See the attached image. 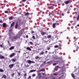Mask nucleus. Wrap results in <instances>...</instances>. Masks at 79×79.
<instances>
[{
	"mask_svg": "<svg viewBox=\"0 0 79 79\" xmlns=\"http://www.w3.org/2000/svg\"><path fill=\"white\" fill-rule=\"evenodd\" d=\"M40 73H38V76H39V75H40Z\"/></svg>",
	"mask_w": 79,
	"mask_h": 79,
	"instance_id": "603ef678",
	"label": "nucleus"
},
{
	"mask_svg": "<svg viewBox=\"0 0 79 79\" xmlns=\"http://www.w3.org/2000/svg\"><path fill=\"white\" fill-rule=\"evenodd\" d=\"M77 21H78V20H79V17H78L77 18Z\"/></svg>",
	"mask_w": 79,
	"mask_h": 79,
	"instance_id": "4c0bfd02",
	"label": "nucleus"
},
{
	"mask_svg": "<svg viewBox=\"0 0 79 79\" xmlns=\"http://www.w3.org/2000/svg\"><path fill=\"white\" fill-rule=\"evenodd\" d=\"M0 23H2V21L1 20H0Z\"/></svg>",
	"mask_w": 79,
	"mask_h": 79,
	"instance_id": "c03bdc74",
	"label": "nucleus"
},
{
	"mask_svg": "<svg viewBox=\"0 0 79 79\" xmlns=\"http://www.w3.org/2000/svg\"><path fill=\"white\" fill-rule=\"evenodd\" d=\"M27 75L26 74H24V76H25H25H26Z\"/></svg>",
	"mask_w": 79,
	"mask_h": 79,
	"instance_id": "49530a36",
	"label": "nucleus"
},
{
	"mask_svg": "<svg viewBox=\"0 0 79 79\" xmlns=\"http://www.w3.org/2000/svg\"><path fill=\"white\" fill-rule=\"evenodd\" d=\"M78 51V48H77L76 49V51Z\"/></svg>",
	"mask_w": 79,
	"mask_h": 79,
	"instance_id": "8fccbe9b",
	"label": "nucleus"
},
{
	"mask_svg": "<svg viewBox=\"0 0 79 79\" xmlns=\"http://www.w3.org/2000/svg\"><path fill=\"white\" fill-rule=\"evenodd\" d=\"M44 52H41V53L40 54V55H43L44 54Z\"/></svg>",
	"mask_w": 79,
	"mask_h": 79,
	"instance_id": "cd10ccee",
	"label": "nucleus"
},
{
	"mask_svg": "<svg viewBox=\"0 0 79 79\" xmlns=\"http://www.w3.org/2000/svg\"><path fill=\"white\" fill-rule=\"evenodd\" d=\"M30 43L31 44V45H33V43L31 42H30Z\"/></svg>",
	"mask_w": 79,
	"mask_h": 79,
	"instance_id": "473e14b6",
	"label": "nucleus"
},
{
	"mask_svg": "<svg viewBox=\"0 0 79 79\" xmlns=\"http://www.w3.org/2000/svg\"><path fill=\"white\" fill-rule=\"evenodd\" d=\"M64 74H65V75H66V74L65 73H64Z\"/></svg>",
	"mask_w": 79,
	"mask_h": 79,
	"instance_id": "774afa93",
	"label": "nucleus"
},
{
	"mask_svg": "<svg viewBox=\"0 0 79 79\" xmlns=\"http://www.w3.org/2000/svg\"><path fill=\"white\" fill-rule=\"evenodd\" d=\"M2 78H4V79H6V75H3Z\"/></svg>",
	"mask_w": 79,
	"mask_h": 79,
	"instance_id": "9d476101",
	"label": "nucleus"
},
{
	"mask_svg": "<svg viewBox=\"0 0 79 79\" xmlns=\"http://www.w3.org/2000/svg\"><path fill=\"white\" fill-rule=\"evenodd\" d=\"M72 77L73 78H74L75 77H74V74H72Z\"/></svg>",
	"mask_w": 79,
	"mask_h": 79,
	"instance_id": "bb28decb",
	"label": "nucleus"
},
{
	"mask_svg": "<svg viewBox=\"0 0 79 79\" xmlns=\"http://www.w3.org/2000/svg\"><path fill=\"white\" fill-rule=\"evenodd\" d=\"M0 72L2 73H3V72H4V70L2 69H0Z\"/></svg>",
	"mask_w": 79,
	"mask_h": 79,
	"instance_id": "a211bd4d",
	"label": "nucleus"
},
{
	"mask_svg": "<svg viewBox=\"0 0 79 79\" xmlns=\"http://www.w3.org/2000/svg\"><path fill=\"white\" fill-rule=\"evenodd\" d=\"M3 27H6V23H3Z\"/></svg>",
	"mask_w": 79,
	"mask_h": 79,
	"instance_id": "ddd939ff",
	"label": "nucleus"
},
{
	"mask_svg": "<svg viewBox=\"0 0 79 79\" xmlns=\"http://www.w3.org/2000/svg\"><path fill=\"white\" fill-rule=\"evenodd\" d=\"M5 13H8V11H5Z\"/></svg>",
	"mask_w": 79,
	"mask_h": 79,
	"instance_id": "a19ab883",
	"label": "nucleus"
},
{
	"mask_svg": "<svg viewBox=\"0 0 79 79\" xmlns=\"http://www.w3.org/2000/svg\"><path fill=\"white\" fill-rule=\"evenodd\" d=\"M52 79H55V77H53L52 78Z\"/></svg>",
	"mask_w": 79,
	"mask_h": 79,
	"instance_id": "680f3d73",
	"label": "nucleus"
},
{
	"mask_svg": "<svg viewBox=\"0 0 79 79\" xmlns=\"http://www.w3.org/2000/svg\"><path fill=\"white\" fill-rule=\"evenodd\" d=\"M45 71L44 69H42L40 71V72H41V71Z\"/></svg>",
	"mask_w": 79,
	"mask_h": 79,
	"instance_id": "4be33fe9",
	"label": "nucleus"
},
{
	"mask_svg": "<svg viewBox=\"0 0 79 79\" xmlns=\"http://www.w3.org/2000/svg\"><path fill=\"white\" fill-rule=\"evenodd\" d=\"M65 4H68L69 3V1H67L64 2Z\"/></svg>",
	"mask_w": 79,
	"mask_h": 79,
	"instance_id": "0eeeda50",
	"label": "nucleus"
},
{
	"mask_svg": "<svg viewBox=\"0 0 79 79\" xmlns=\"http://www.w3.org/2000/svg\"><path fill=\"white\" fill-rule=\"evenodd\" d=\"M56 25V23H54L52 25V27H53L54 28H55V26Z\"/></svg>",
	"mask_w": 79,
	"mask_h": 79,
	"instance_id": "2eb2a0df",
	"label": "nucleus"
},
{
	"mask_svg": "<svg viewBox=\"0 0 79 79\" xmlns=\"http://www.w3.org/2000/svg\"><path fill=\"white\" fill-rule=\"evenodd\" d=\"M53 76H56V75H57V74L56 73H55L53 74Z\"/></svg>",
	"mask_w": 79,
	"mask_h": 79,
	"instance_id": "7c9ffc66",
	"label": "nucleus"
},
{
	"mask_svg": "<svg viewBox=\"0 0 79 79\" xmlns=\"http://www.w3.org/2000/svg\"><path fill=\"white\" fill-rule=\"evenodd\" d=\"M21 34H22V32H21V31H19V32L16 36L14 37V39H16L19 38V37L21 35Z\"/></svg>",
	"mask_w": 79,
	"mask_h": 79,
	"instance_id": "f257e3e1",
	"label": "nucleus"
},
{
	"mask_svg": "<svg viewBox=\"0 0 79 79\" xmlns=\"http://www.w3.org/2000/svg\"><path fill=\"white\" fill-rule=\"evenodd\" d=\"M14 24H15V22H13L11 25L10 28L13 26Z\"/></svg>",
	"mask_w": 79,
	"mask_h": 79,
	"instance_id": "9b49d317",
	"label": "nucleus"
},
{
	"mask_svg": "<svg viewBox=\"0 0 79 79\" xmlns=\"http://www.w3.org/2000/svg\"><path fill=\"white\" fill-rule=\"evenodd\" d=\"M19 76H20V73L19 72L18 73Z\"/></svg>",
	"mask_w": 79,
	"mask_h": 79,
	"instance_id": "ea45409f",
	"label": "nucleus"
},
{
	"mask_svg": "<svg viewBox=\"0 0 79 79\" xmlns=\"http://www.w3.org/2000/svg\"><path fill=\"white\" fill-rule=\"evenodd\" d=\"M32 38L33 39H35V38L34 36H33Z\"/></svg>",
	"mask_w": 79,
	"mask_h": 79,
	"instance_id": "72a5a7b5",
	"label": "nucleus"
},
{
	"mask_svg": "<svg viewBox=\"0 0 79 79\" xmlns=\"http://www.w3.org/2000/svg\"><path fill=\"white\" fill-rule=\"evenodd\" d=\"M20 6H21V5H20L19 6V7H20Z\"/></svg>",
	"mask_w": 79,
	"mask_h": 79,
	"instance_id": "e2e57ef3",
	"label": "nucleus"
},
{
	"mask_svg": "<svg viewBox=\"0 0 79 79\" xmlns=\"http://www.w3.org/2000/svg\"><path fill=\"white\" fill-rule=\"evenodd\" d=\"M45 33L44 32H43L41 33L42 35H44V34H45Z\"/></svg>",
	"mask_w": 79,
	"mask_h": 79,
	"instance_id": "a878e982",
	"label": "nucleus"
},
{
	"mask_svg": "<svg viewBox=\"0 0 79 79\" xmlns=\"http://www.w3.org/2000/svg\"><path fill=\"white\" fill-rule=\"evenodd\" d=\"M35 76V74H33L32 75V77H34V76Z\"/></svg>",
	"mask_w": 79,
	"mask_h": 79,
	"instance_id": "2f4dec72",
	"label": "nucleus"
},
{
	"mask_svg": "<svg viewBox=\"0 0 79 79\" xmlns=\"http://www.w3.org/2000/svg\"><path fill=\"white\" fill-rule=\"evenodd\" d=\"M35 71H36V70H31L29 72V73H31L33 72H35Z\"/></svg>",
	"mask_w": 79,
	"mask_h": 79,
	"instance_id": "39448f33",
	"label": "nucleus"
},
{
	"mask_svg": "<svg viewBox=\"0 0 79 79\" xmlns=\"http://www.w3.org/2000/svg\"><path fill=\"white\" fill-rule=\"evenodd\" d=\"M60 33H63V32H60Z\"/></svg>",
	"mask_w": 79,
	"mask_h": 79,
	"instance_id": "69168bd1",
	"label": "nucleus"
},
{
	"mask_svg": "<svg viewBox=\"0 0 79 79\" xmlns=\"http://www.w3.org/2000/svg\"><path fill=\"white\" fill-rule=\"evenodd\" d=\"M0 47H3V46H2V45L1 44L0 45Z\"/></svg>",
	"mask_w": 79,
	"mask_h": 79,
	"instance_id": "a18cd8bd",
	"label": "nucleus"
},
{
	"mask_svg": "<svg viewBox=\"0 0 79 79\" xmlns=\"http://www.w3.org/2000/svg\"><path fill=\"white\" fill-rule=\"evenodd\" d=\"M45 52H46V53H47V52H48L47 51H45Z\"/></svg>",
	"mask_w": 79,
	"mask_h": 79,
	"instance_id": "bf43d9fd",
	"label": "nucleus"
},
{
	"mask_svg": "<svg viewBox=\"0 0 79 79\" xmlns=\"http://www.w3.org/2000/svg\"><path fill=\"white\" fill-rule=\"evenodd\" d=\"M60 68V67H59V66H56V67L54 69L55 71H56V69H58V68Z\"/></svg>",
	"mask_w": 79,
	"mask_h": 79,
	"instance_id": "1a4fd4ad",
	"label": "nucleus"
},
{
	"mask_svg": "<svg viewBox=\"0 0 79 79\" xmlns=\"http://www.w3.org/2000/svg\"><path fill=\"white\" fill-rule=\"evenodd\" d=\"M54 6V4H53L52 6H50L49 7V8H51V7H52V6Z\"/></svg>",
	"mask_w": 79,
	"mask_h": 79,
	"instance_id": "e433bc0d",
	"label": "nucleus"
},
{
	"mask_svg": "<svg viewBox=\"0 0 79 79\" xmlns=\"http://www.w3.org/2000/svg\"><path fill=\"white\" fill-rule=\"evenodd\" d=\"M50 48L49 47L48 48L47 50H50Z\"/></svg>",
	"mask_w": 79,
	"mask_h": 79,
	"instance_id": "c9c22d12",
	"label": "nucleus"
},
{
	"mask_svg": "<svg viewBox=\"0 0 79 79\" xmlns=\"http://www.w3.org/2000/svg\"><path fill=\"white\" fill-rule=\"evenodd\" d=\"M34 33V32L33 31H32V34H33Z\"/></svg>",
	"mask_w": 79,
	"mask_h": 79,
	"instance_id": "13d9d810",
	"label": "nucleus"
},
{
	"mask_svg": "<svg viewBox=\"0 0 79 79\" xmlns=\"http://www.w3.org/2000/svg\"><path fill=\"white\" fill-rule=\"evenodd\" d=\"M7 42H8V44H9V45H10V41H7Z\"/></svg>",
	"mask_w": 79,
	"mask_h": 79,
	"instance_id": "58836bf2",
	"label": "nucleus"
},
{
	"mask_svg": "<svg viewBox=\"0 0 79 79\" xmlns=\"http://www.w3.org/2000/svg\"><path fill=\"white\" fill-rule=\"evenodd\" d=\"M62 16H64V15L63 14H62Z\"/></svg>",
	"mask_w": 79,
	"mask_h": 79,
	"instance_id": "4d7b16f0",
	"label": "nucleus"
},
{
	"mask_svg": "<svg viewBox=\"0 0 79 79\" xmlns=\"http://www.w3.org/2000/svg\"><path fill=\"white\" fill-rule=\"evenodd\" d=\"M50 12H49V16H50Z\"/></svg>",
	"mask_w": 79,
	"mask_h": 79,
	"instance_id": "5fc2aeb1",
	"label": "nucleus"
},
{
	"mask_svg": "<svg viewBox=\"0 0 79 79\" xmlns=\"http://www.w3.org/2000/svg\"><path fill=\"white\" fill-rule=\"evenodd\" d=\"M75 25V23H74L73 24V25Z\"/></svg>",
	"mask_w": 79,
	"mask_h": 79,
	"instance_id": "864d4df0",
	"label": "nucleus"
},
{
	"mask_svg": "<svg viewBox=\"0 0 79 79\" xmlns=\"http://www.w3.org/2000/svg\"><path fill=\"white\" fill-rule=\"evenodd\" d=\"M59 42H61V41H59Z\"/></svg>",
	"mask_w": 79,
	"mask_h": 79,
	"instance_id": "338daca9",
	"label": "nucleus"
},
{
	"mask_svg": "<svg viewBox=\"0 0 79 79\" xmlns=\"http://www.w3.org/2000/svg\"><path fill=\"white\" fill-rule=\"evenodd\" d=\"M70 7L69 6H68L66 8L67 10H68V11H69L70 10Z\"/></svg>",
	"mask_w": 79,
	"mask_h": 79,
	"instance_id": "f8f14e48",
	"label": "nucleus"
},
{
	"mask_svg": "<svg viewBox=\"0 0 79 79\" xmlns=\"http://www.w3.org/2000/svg\"><path fill=\"white\" fill-rule=\"evenodd\" d=\"M27 50H30V51H31V48H30L29 47H27Z\"/></svg>",
	"mask_w": 79,
	"mask_h": 79,
	"instance_id": "dca6fc26",
	"label": "nucleus"
},
{
	"mask_svg": "<svg viewBox=\"0 0 79 79\" xmlns=\"http://www.w3.org/2000/svg\"><path fill=\"white\" fill-rule=\"evenodd\" d=\"M33 14L32 13H31L30 14H29V15H32Z\"/></svg>",
	"mask_w": 79,
	"mask_h": 79,
	"instance_id": "09e8293b",
	"label": "nucleus"
},
{
	"mask_svg": "<svg viewBox=\"0 0 79 79\" xmlns=\"http://www.w3.org/2000/svg\"><path fill=\"white\" fill-rule=\"evenodd\" d=\"M31 76H29V79H31Z\"/></svg>",
	"mask_w": 79,
	"mask_h": 79,
	"instance_id": "79ce46f5",
	"label": "nucleus"
},
{
	"mask_svg": "<svg viewBox=\"0 0 79 79\" xmlns=\"http://www.w3.org/2000/svg\"><path fill=\"white\" fill-rule=\"evenodd\" d=\"M71 27L72 29H73V27Z\"/></svg>",
	"mask_w": 79,
	"mask_h": 79,
	"instance_id": "052dcab7",
	"label": "nucleus"
},
{
	"mask_svg": "<svg viewBox=\"0 0 79 79\" xmlns=\"http://www.w3.org/2000/svg\"><path fill=\"white\" fill-rule=\"evenodd\" d=\"M5 57L3 56H2V55H0V58L1 59H4Z\"/></svg>",
	"mask_w": 79,
	"mask_h": 79,
	"instance_id": "6e6552de",
	"label": "nucleus"
},
{
	"mask_svg": "<svg viewBox=\"0 0 79 79\" xmlns=\"http://www.w3.org/2000/svg\"><path fill=\"white\" fill-rule=\"evenodd\" d=\"M17 27H18V23H17V24L15 27V29H17Z\"/></svg>",
	"mask_w": 79,
	"mask_h": 79,
	"instance_id": "5701e85b",
	"label": "nucleus"
},
{
	"mask_svg": "<svg viewBox=\"0 0 79 79\" xmlns=\"http://www.w3.org/2000/svg\"><path fill=\"white\" fill-rule=\"evenodd\" d=\"M14 35V34L13 33V32H12V29H10L9 30V37H13Z\"/></svg>",
	"mask_w": 79,
	"mask_h": 79,
	"instance_id": "f03ea898",
	"label": "nucleus"
},
{
	"mask_svg": "<svg viewBox=\"0 0 79 79\" xmlns=\"http://www.w3.org/2000/svg\"><path fill=\"white\" fill-rule=\"evenodd\" d=\"M58 61H56V63H54L53 64V66H55V65H56V64H58Z\"/></svg>",
	"mask_w": 79,
	"mask_h": 79,
	"instance_id": "423d86ee",
	"label": "nucleus"
},
{
	"mask_svg": "<svg viewBox=\"0 0 79 79\" xmlns=\"http://www.w3.org/2000/svg\"><path fill=\"white\" fill-rule=\"evenodd\" d=\"M15 48V47L14 46H12V47H11L10 48V50H13V49H14V48Z\"/></svg>",
	"mask_w": 79,
	"mask_h": 79,
	"instance_id": "4468645a",
	"label": "nucleus"
},
{
	"mask_svg": "<svg viewBox=\"0 0 79 79\" xmlns=\"http://www.w3.org/2000/svg\"><path fill=\"white\" fill-rule=\"evenodd\" d=\"M39 58V56H36L35 57V59H38Z\"/></svg>",
	"mask_w": 79,
	"mask_h": 79,
	"instance_id": "393cba45",
	"label": "nucleus"
},
{
	"mask_svg": "<svg viewBox=\"0 0 79 79\" xmlns=\"http://www.w3.org/2000/svg\"><path fill=\"white\" fill-rule=\"evenodd\" d=\"M14 65L15 64H12L9 65V67L10 69H12V68H13Z\"/></svg>",
	"mask_w": 79,
	"mask_h": 79,
	"instance_id": "7ed1b4c3",
	"label": "nucleus"
},
{
	"mask_svg": "<svg viewBox=\"0 0 79 79\" xmlns=\"http://www.w3.org/2000/svg\"><path fill=\"white\" fill-rule=\"evenodd\" d=\"M29 13L27 12V13L25 15V16H27L28 15H29Z\"/></svg>",
	"mask_w": 79,
	"mask_h": 79,
	"instance_id": "aec40b11",
	"label": "nucleus"
},
{
	"mask_svg": "<svg viewBox=\"0 0 79 79\" xmlns=\"http://www.w3.org/2000/svg\"><path fill=\"white\" fill-rule=\"evenodd\" d=\"M11 75L12 76V77H14V76H15V73H12Z\"/></svg>",
	"mask_w": 79,
	"mask_h": 79,
	"instance_id": "b1692460",
	"label": "nucleus"
},
{
	"mask_svg": "<svg viewBox=\"0 0 79 79\" xmlns=\"http://www.w3.org/2000/svg\"><path fill=\"white\" fill-rule=\"evenodd\" d=\"M12 18H13V17H10L9 18V19H12Z\"/></svg>",
	"mask_w": 79,
	"mask_h": 79,
	"instance_id": "c756f323",
	"label": "nucleus"
},
{
	"mask_svg": "<svg viewBox=\"0 0 79 79\" xmlns=\"http://www.w3.org/2000/svg\"><path fill=\"white\" fill-rule=\"evenodd\" d=\"M59 1L60 3H62V2L60 0H59Z\"/></svg>",
	"mask_w": 79,
	"mask_h": 79,
	"instance_id": "37998d69",
	"label": "nucleus"
},
{
	"mask_svg": "<svg viewBox=\"0 0 79 79\" xmlns=\"http://www.w3.org/2000/svg\"><path fill=\"white\" fill-rule=\"evenodd\" d=\"M14 55H15L14 53H13L12 54L10 55V57L11 58L13 56H14Z\"/></svg>",
	"mask_w": 79,
	"mask_h": 79,
	"instance_id": "6ab92c4d",
	"label": "nucleus"
},
{
	"mask_svg": "<svg viewBox=\"0 0 79 79\" xmlns=\"http://www.w3.org/2000/svg\"><path fill=\"white\" fill-rule=\"evenodd\" d=\"M28 63H29V64H31V63H34L35 62L33 61H31V60H28Z\"/></svg>",
	"mask_w": 79,
	"mask_h": 79,
	"instance_id": "20e7f679",
	"label": "nucleus"
},
{
	"mask_svg": "<svg viewBox=\"0 0 79 79\" xmlns=\"http://www.w3.org/2000/svg\"><path fill=\"white\" fill-rule=\"evenodd\" d=\"M58 45H56L55 46V48H58Z\"/></svg>",
	"mask_w": 79,
	"mask_h": 79,
	"instance_id": "c85d7f7f",
	"label": "nucleus"
},
{
	"mask_svg": "<svg viewBox=\"0 0 79 79\" xmlns=\"http://www.w3.org/2000/svg\"><path fill=\"white\" fill-rule=\"evenodd\" d=\"M77 26H78V27H79V24L78 25H77Z\"/></svg>",
	"mask_w": 79,
	"mask_h": 79,
	"instance_id": "6e6d98bb",
	"label": "nucleus"
},
{
	"mask_svg": "<svg viewBox=\"0 0 79 79\" xmlns=\"http://www.w3.org/2000/svg\"><path fill=\"white\" fill-rule=\"evenodd\" d=\"M42 74L44 75V74H45L44 73H42Z\"/></svg>",
	"mask_w": 79,
	"mask_h": 79,
	"instance_id": "0e129e2a",
	"label": "nucleus"
},
{
	"mask_svg": "<svg viewBox=\"0 0 79 79\" xmlns=\"http://www.w3.org/2000/svg\"><path fill=\"white\" fill-rule=\"evenodd\" d=\"M12 62H15V61H16V60H15V59H12Z\"/></svg>",
	"mask_w": 79,
	"mask_h": 79,
	"instance_id": "412c9836",
	"label": "nucleus"
},
{
	"mask_svg": "<svg viewBox=\"0 0 79 79\" xmlns=\"http://www.w3.org/2000/svg\"><path fill=\"white\" fill-rule=\"evenodd\" d=\"M26 38H28V35H26Z\"/></svg>",
	"mask_w": 79,
	"mask_h": 79,
	"instance_id": "de8ad7c7",
	"label": "nucleus"
},
{
	"mask_svg": "<svg viewBox=\"0 0 79 79\" xmlns=\"http://www.w3.org/2000/svg\"><path fill=\"white\" fill-rule=\"evenodd\" d=\"M47 37L48 38V39H50V38H51V37H52V36H51V35H49L47 36Z\"/></svg>",
	"mask_w": 79,
	"mask_h": 79,
	"instance_id": "f3484780",
	"label": "nucleus"
},
{
	"mask_svg": "<svg viewBox=\"0 0 79 79\" xmlns=\"http://www.w3.org/2000/svg\"><path fill=\"white\" fill-rule=\"evenodd\" d=\"M45 42H46V43H47V42H48V41H44Z\"/></svg>",
	"mask_w": 79,
	"mask_h": 79,
	"instance_id": "3c124183",
	"label": "nucleus"
},
{
	"mask_svg": "<svg viewBox=\"0 0 79 79\" xmlns=\"http://www.w3.org/2000/svg\"><path fill=\"white\" fill-rule=\"evenodd\" d=\"M22 2H26V0H23Z\"/></svg>",
	"mask_w": 79,
	"mask_h": 79,
	"instance_id": "f704fd0d",
	"label": "nucleus"
}]
</instances>
